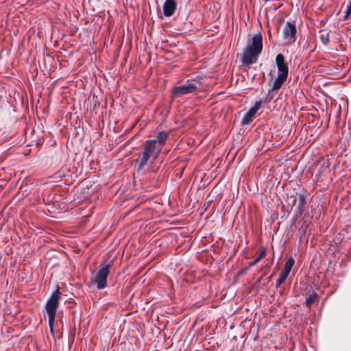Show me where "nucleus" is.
Masks as SVG:
<instances>
[{"instance_id": "1", "label": "nucleus", "mask_w": 351, "mask_h": 351, "mask_svg": "<svg viewBox=\"0 0 351 351\" xmlns=\"http://www.w3.org/2000/svg\"><path fill=\"white\" fill-rule=\"evenodd\" d=\"M263 50V36L258 32L254 35L251 41L243 49L241 55V62L244 65H251L256 63Z\"/></svg>"}, {"instance_id": "2", "label": "nucleus", "mask_w": 351, "mask_h": 351, "mask_svg": "<svg viewBox=\"0 0 351 351\" xmlns=\"http://www.w3.org/2000/svg\"><path fill=\"white\" fill-rule=\"evenodd\" d=\"M275 62L278 69V74L276 77H274L272 72L271 71L269 73V75L271 76V80L269 92L278 91L280 89L288 77L289 66L284 56L281 53L278 54L276 57Z\"/></svg>"}, {"instance_id": "3", "label": "nucleus", "mask_w": 351, "mask_h": 351, "mask_svg": "<svg viewBox=\"0 0 351 351\" xmlns=\"http://www.w3.org/2000/svg\"><path fill=\"white\" fill-rule=\"evenodd\" d=\"M153 143L147 141L143 144L142 152L138 154L136 160L138 171L142 169L149 160L154 162L158 158L160 151Z\"/></svg>"}, {"instance_id": "4", "label": "nucleus", "mask_w": 351, "mask_h": 351, "mask_svg": "<svg viewBox=\"0 0 351 351\" xmlns=\"http://www.w3.org/2000/svg\"><path fill=\"white\" fill-rule=\"evenodd\" d=\"M110 263H102L99 265L95 278L93 279V282L97 285L99 290L104 289L107 286V278L110 274Z\"/></svg>"}, {"instance_id": "5", "label": "nucleus", "mask_w": 351, "mask_h": 351, "mask_svg": "<svg viewBox=\"0 0 351 351\" xmlns=\"http://www.w3.org/2000/svg\"><path fill=\"white\" fill-rule=\"evenodd\" d=\"M288 200L289 204H291V202L292 203V206L294 208V211L296 213L295 217H301L306 204V195L304 193H296L294 195L290 196Z\"/></svg>"}, {"instance_id": "6", "label": "nucleus", "mask_w": 351, "mask_h": 351, "mask_svg": "<svg viewBox=\"0 0 351 351\" xmlns=\"http://www.w3.org/2000/svg\"><path fill=\"white\" fill-rule=\"evenodd\" d=\"M197 88L195 83L187 81L182 86L173 87L171 90V97L173 98L180 97L184 95L193 93Z\"/></svg>"}, {"instance_id": "7", "label": "nucleus", "mask_w": 351, "mask_h": 351, "mask_svg": "<svg viewBox=\"0 0 351 351\" xmlns=\"http://www.w3.org/2000/svg\"><path fill=\"white\" fill-rule=\"evenodd\" d=\"M61 293L60 289L58 287L57 289L53 291L51 296L48 298L45 306V311L46 313H56L59 304V300L60 299Z\"/></svg>"}, {"instance_id": "8", "label": "nucleus", "mask_w": 351, "mask_h": 351, "mask_svg": "<svg viewBox=\"0 0 351 351\" xmlns=\"http://www.w3.org/2000/svg\"><path fill=\"white\" fill-rule=\"evenodd\" d=\"M297 29L295 23L287 21L282 29V36L286 44H291L295 41Z\"/></svg>"}, {"instance_id": "9", "label": "nucleus", "mask_w": 351, "mask_h": 351, "mask_svg": "<svg viewBox=\"0 0 351 351\" xmlns=\"http://www.w3.org/2000/svg\"><path fill=\"white\" fill-rule=\"evenodd\" d=\"M262 104V101H256L253 107H252L249 111L245 114L242 119L241 123L243 125H246L250 123L252 120V117L255 115L257 111L260 109Z\"/></svg>"}, {"instance_id": "10", "label": "nucleus", "mask_w": 351, "mask_h": 351, "mask_svg": "<svg viewBox=\"0 0 351 351\" xmlns=\"http://www.w3.org/2000/svg\"><path fill=\"white\" fill-rule=\"evenodd\" d=\"M177 8L176 0H165L163 5V14L165 16H171Z\"/></svg>"}, {"instance_id": "11", "label": "nucleus", "mask_w": 351, "mask_h": 351, "mask_svg": "<svg viewBox=\"0 0 351 351\" xmlns=\"http://www.w3.org/2000/svg\"><path fill=\"white\" fill-rule=\"evenodd\" d=\"M168 134H169L165 131L160 132L156 139L149 140L148 141L154 143L153 144L156 147V148L161 152V149L167 139Z\"/></svg>"}, {"instance_id": "12", "label": "nucleus", "mask_w": 351, "mask_h": 351, "mask_svg": "<svg viewBox=\"0 0 351 351\" xmlns=\"http://www.w3.org/2000/svg\"><path fill=\"white\" fill-rule=\"evenodd\" d=\"M294 263H295L294 258L292 256L289 257L285 262L283 271L289 274V273L294 265Z\"/></svg>"}, {"instance_id": "13", "label": "nucleus", "mask_w": 351, "mask_h": 351, "mask_svg": "<svg viewBox=\"0 0 351 351\" xmlns=\"http://www.w3.org/2000/svg\"><path fill=\"white\" fill-rule=\"evenodd\" d=\"M288 276V274L282 271L276 282L275 287L278 289L285 281Z\"/></svg>"}, {"instance_id": "14", "label": "nucleus", "mask_w": 351, "mask_h": 351, "mask_svg": "<svg viewBox=\"0 0 351 351\" xmlns=\"http://www.w3.org/2000/svg\"><path fill=\"white\" fill-rule=\"evenodd\" d=\"M318 298V294L314 291L311 294H310L308 297L306 298V305L309 307L311 305L315 302V300Z\"/></svg>"}, {"instance_id": "15", "label": "nucleus", "mask_w": 351, "mask_h": 351, "mask_svg": "<svg viewBox=\"0 0 351 351\" xmlns=\"http://www.w3.org/2000/svg\"><path fill=\"white\" fill-rule=\"evenodd\" d=\"M56 315V313H47L48 317V324L51 333H53V324Z\"/></svg>"}, {"instance_id": "16", "label": "nucleus", "mask_w": 351, "mask_h": 351, "mask_svg": "<svg viewBox=\"0 0 351 351\" xmlns=\"http://www.w3.org/2000/svg\"><path fill=\"white\" fill-rule=\"evenodd\" d=\"M319 33H320L319 38H320L321 41L322 42V43L324 45H326L329 43V40H330L329 33L326 32H324V31H322Z\"/></svg>"}, {"instance_id": "17", "label": "nucleus", "mask_w": 351, "mask_h": 351, "mask_svg": "<svg viewBox=\"0 0 351 351\" xmlns=\"http://www.w3.org/2000/svg\"><path fill=\"white\" fill-rule=\"evenodd\" d=\"M311 223V221H304V223H302V226L299 229V232H302L303 234H306L307 229L308 228L310 224Z\"/></svg>"}, {"instance_id": "18", "label": "nucleus", "mask_w": 351, "mask_h": 351, "mask_svg": "<svg viewBox=\"0 0 351 351\" xmlns=\"http://www.w3.org/2000/svg\"><path fill=\"white\" fill-rule=\"evenodd\" d=\"M350 14H351V1H350V4L348 5V7L346 8V14H345V16H343V20H347L348 19L349 16L350 15Z\"/></svg>"}, {"instance_id": "19", "label": "nucleus", "mask_w": 351, "mask_h": 351, "mask_svg": "<svg viewBox=\"0 0 351 351\" xmlns=\"http://www.w3.org/2000/svg\"><path fill=\"white\" fill-rule=\"evenodd\" d=\"M266 254V248L262 247L260 254H258V256L256 258V261H259L262 258L265 256Z\"/></svg>"}, {"instance_id": "20", "label": "nucleus", "mask_w": 351, "mask_h": 351, "mask_svg": "<svg viewBox=\"0 0 351 351\" xmlns=\"http://www.w3.org/2000/svg\"><path fill=\"white\" fill-rule=\"evenodd\" d=\"M258 261H256V259L255 258L254 261L249 263L248 268L254 266Z\"/></svg>"}, {"instance_id": "21", "label": "nucleus", "mask_w": 351, "mask_h": 351, "mask_svg": "<svg viewBox=\"0 0 351 351\" xmlns=\"http://www.w3.org/2000/svg\"><path fill=\"white\" fill-rule=\"evenodd\" d=\"M247 269H248V267H247V268L244 269L242 271V273H243V272H245V271L246 270H247Z\"/></svg>"}, {"instance_id": "22", "label": "nucleus", "mask_w": 351, "mask_h": 351, "mask_svg": "<svg viewBox=\"0 0 351 351\" xmlns=\"http://www.w3.org/2000/svg\"><path fill=\"white\" fill-rule=\"evenodd\" d=\"M8 217H13V218H14V215H10V216H9Z\"/></svg>"}]
</instances>
